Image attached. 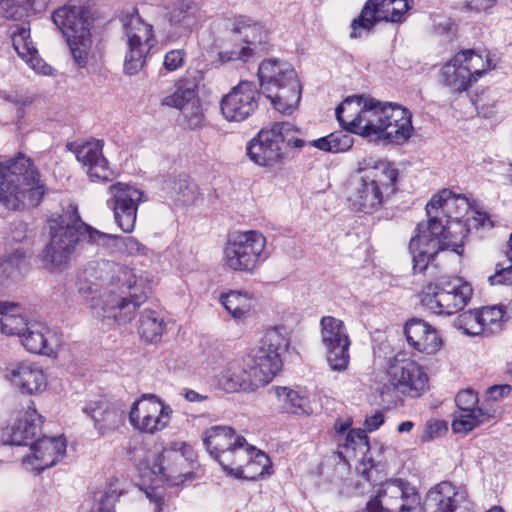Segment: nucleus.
<instances>
[{
	"label": "nucleus",
	"mask_w": 512,
	"mask_h": 512,
	"mask_svg": "<svg viewBox=\"0 0 512 512\" xmlns=\"http://www.w3.org/2000/svg\"><path fill=\"white\" fill-rule=\"evenodd\" d=\"M79 292L96 317L113 318L118 324H125L148 299L152 287L147 278H138L133 269L100 260L85 267Z\"/></svg>",
	"instance_id": "f257e3e1"
},
{
	"label": "nucleus",
	"mask_w": 512,
	"mask_h": 512,
	"mask_svg": "<svg viewBox=\"0 0 512 512\" xmlns=\"http://www.w3.org/2000/svg\"><path fill=\"white\" fill-rule=\"evenodd\" d=\"M456 201L457 199L451 197L450 190L443 189L427 203L428 223H419L409 242L414 273H425L429 270L440 251L462 253L463 227L459 222L446 218V213Z\"/></svg>",
	"instance_id": "f03ea898"
},
{
	"label": "nucleus",
	"mask_w": 512,
	"mask_h": 512,
	"mask_svg": "<svg viewBox=\"0 0 512 512\" xmlns=\"http://www.w3.org/2000/svg\"><path fill=\"white\" fill-rule=\"evenodd\" d=\"M47 229L48 241L39 259L50 272L66 270L85 246L98 244V229L85 223L73 205L61 214L51 216L47 220Z\"/></svg>",
	"instance_id": "7ed1b4c3"
},
{
	"label": "nucleus",
	"mask_w": 512,
	"mask_h": 512,
	"mask_svg": "<svg viewBox=\"0 0 512 512\" xmlns=\"http://www.w3.org/2000/svg\"><path fill=\"white\" fill-rule=\"evenodd\" d=\"M356 172L360 176L348 197L356 211L372 213L378 210L384 197L397 190L399 171L387 160L365 157L358 162Z\"/></svg>",
	"instance_id": "20e7f679"
},
{
	"label": "nucleus",
	"mask_w": 512,
	"mask_h": 512,
	"mask_svg": "<svg viewBox=\"0 0 512 512\" xmlns=\"http://www.w3.org/2000/svg\"><path fill=\"white\" fill-rule=\"evenodd\" d=\"M45 193L40 174L30 157L17 156L0 163V204L19 210L26 204L36 207Z\"/></svg>",
	"instance_id": "39448f33"
},
{
	"label": "nucleus",
	"mask_w": 512,
	"mask_h": 512,
	"mask_svg": "<svg viewBox=\"0 0 512 512\" xmlns=\"http://www.w3.org/2000/svg\"><path fill=\"white\" fill-rule=\"evenodd\" d=\"M386 379L379 394L388 409L402 406L403 396L419 398L429 389V377L424 367L403 352L389 358Z\"/></svg>",
	"instance_id": "423d86ee"
},
{
	"label": "nucleus",
	"mask_w": 512,
	"mask_h": 512,
	"mask_svg": "<svg viewBox=\"0 0 512 512\" xmlns=\"http://www.w3.org/2000/svg\"><path fill=\"white\" fill-rule=\"evenodd\" d=\"M257 77L263 94L281 113H291L300 102L302 86L293 67L257 66Z\"/></svg>",
	"instance_id": "0eeeda50"
},
{
	"label": "nucleus",
	"mask_w": 512,
	"mask_h": 512,
	"mask_svg": "<svg viewBox=\"0 0 512 512\" xmlns=\"http://www.w3.org/2000/svg\"><path fill=\"white\" fill-rule=\"evenodd\" d=\"M52 20L66 37L76 64H84L91 45L89 10L82 5L68 3L53 12Z\"/></svg>",
	"instance_id": "6e6552de"
},
{
	"label": "nucleus",
	"mask_w": 512,
	"mask_h": 512,
	"mask_svg": "<svg viewBox=\"0 0 512 512\" xmlns=\"http://www.w3.org/2000/svg\"><path fill=\"white\" fill-rule=\"evenodd\" d=\"M290 128L287 122L262 128L246 145L248 158L267 171L282 169L287 159L285 142Z\"/></svg>",
	"instance_id": "1a4fd4ad"
},
{
	"label": "nucleus",
	"mask_w": 512,
	"mask_h": 512,
	"mask_svg": "<svg viewBox=\"0 0 512 512\" xmlns=\"http://www.w3.org/2000/svg\"><path fill=\"white\" fill-rule=\"evenodd\" d=\"M472 294V286L461 278H440L423 287L421 302L437 315H452L464 309Z\"/></svg>",
	"instance_id": "9d476101"
},
{
	"label": "nucleus",
	"mask_w": 512,
	"mask_h": 512,
	"mask_svg": "<svg viewBox=\"0 0 512 512\" xmlns=\"http://www.w3.org/2000/svg\"><path fill=\"white\" fill-rule=\"evenodd\" d=\"M288 345L277 329L268 330L247 356V367L252 370L256 382L268 384L282 367L280 350Z\"/></svg>",
	"instance_id": "9b49d317"
},
{
	"label": "nucleus",
	"mask_w": 512,
	"mask_h": 512,
	"mask_svg": "<svg viewBox=\"0 0 512 512\" xmlns=\"http://www.w3.org/2000/svg\"><path fill=\"white\" fill-rule=\"evenodd\" d=\"M266 238L258 231L250 230L229 240L224 249V261L234 271L253 273L266 259Z\"/></svg>",
	"instance_id": "f8f14e48"
},
{
	"label": "nucleus",
	"mask_w": 512,
	"mask_h": 512,
	"mask_svg": "<svg viewBox=\"0 0 512 512\" xmlns=\"http://www.w3.org/2000/svg\"><path fill=\"white\" fill-rule=\"evenodd\" d=\"M413 0H367L360 15L351 23V38L369 33L379 21L402 23L407 12L413 7Z\"/></svg>",
	"instance_id": "ddd939ff"
},
{
	"label": "nucleus",
	"mask_w": 512,
	"mask_h": 512,
	"mask_svg": "<svg viewBox=\"0 0 512 512\" xmlns=\"http://www.w3.org/2000/svg\"><path fill=\"white\" fill-rule=\"evenodd\" d=\"M172 409L154 394H143L131 406L129 422L142 433L154 434L164 429L170 420Z\"/></svg>",
	"instance_id": "4468645a"
},
{
	"label": "nucleus",
	"mask_w": 512,
	"mask_h": 512,
	"mask_svg": "<svg viewBox=\"0 0 512 512\" xmlns=\"http://www.w3.org/2000/svg\"><path fill=\"white\" fill-rule=\"evenodd\" d=\"M320 326L321 340L330 368L334 371H345L350 361L351 341L344 322L333 316H324L321 318Z\"/></svg>",
	"instance_id": "2eb2a0df"
},
{
	"label": "nucleus",
	"mask_w": 512,
	"mask_h": 512,
	"mask_svg": "<svg viewBox=\"0 0 512 512\" xmlns=\"http://www.w3.org/2000/svg\"><path fill=\"white\" fill-rule=\"evenodd\" d=\"M109 207L113 210L118 227L125 233L134 230L140 203L146 201L145 194L137 187L116 182L109 186Z\"/></svg>",
	"instance_id": "dca6fc26"
},
{
	"label": "nucleus",
	"mask_w": 512,
	"mask_h": 512,
	"mask_svg": "<svg viewBox=\"0 0 512 512\" xmlns=\"http://www.w3.org/2000/svg\"><path fill=\"white\" fill-rule=\"evenodd\" d=\"M260 93L255 84L242 80L223 96L220 107L226 120L241 122L250 117L258 108Z\"/></svg>",
	"instance_id": "f3484780"
},
{
	"label": "nucleus",
	"mask_w": 512,
	"mask_h": 512,
	"mask_svg": "<svg viewBox=\"0 0 512 512\" xmlns=\"http://www.w3.org/2000/svg\"><path fill=\"white\" fill-rule=\"evenodd\" d=\"M425 512H472V503L465 490L450 482H441L431 488L424 502Z\"/></svg>",
	"instance_id": "a211bd4d"
},
{
	"label": "nucleus",
	"mask_w": 512,
	"mask_h": 512,
	"mask_svg": "<svg viewBox=\"0 0 512 512\" xmlns=\"http://www.w3.org/2000/svg\"><path fill=\"white\" fill-rule=\"evenodd\" d=\"M455 403L460 410V415L452 422V429L455 433H468L480 424L489 422L495 417V411L491 412L476 407L478 395L472 389L458 392Z\"/></svg>",
	"instance_id": "6ab92c4d"
},
{
	"label": "nucleus",
	"mask_w": 512,
	"mask_h": 512,
	"mask_svg": "<svg viewBox=\"0 0 512 512\" xmlns=\"http://www.w3.org/2000/svg\"><path fill=\"white\" fill-rule=\"evenodd\" d=\"M232 32L241 36V41L245 44L241 47H235L229 51H223L219 54L221 62L243 61L248 62L253 54L257 41L262 40V26L246 16H238L233 22Z\"/></svg>",
	"instance_id": "aec40b11"
},
{
	"label": "nucleus",
	"mask_w": 512,
	"mask_h": 512,
	"mask_svg": "<svg viewBox=\"0 0 512 512\" xmlns=\"http://www.w3.org/2000/svg\"><path fill=\"white\" fill-rule=\"evenodd\" d=\"M216 385L227 393L252 392L262 387L256 382L254 373L247 367L245 359H232L215 376Z\"/></svg>",
	"instance_id": "412c9836"
},
{
	"label": "nucleus",
	"mask_w": 512,
	"mask_h": 512,
	"mask_svg": "<svg viewBox=\"0 0 512 512\" xmlns=\"http://www.w3.org/2000/svg\"><path fill=\"white\" fill-rule=\"evenodd\" d=\"M386 103L370 98L363 103L362 110L352 126V133L366 138L384 141Z\"/></svg>",
	"instance_id": "4be33fe9"
},
{
	"label": "nucleus",
	"mask_w": 512,
	"mask_h": 512,
	"mask_svg": "<svg viewBox=\"0 0 512 512\" xmlns=\"http://www.w3.org/2000/svg\"><path fill=\"white\" fill-rule=\"evenodd\" d=\"M31 455L23 458V464L41 472L54 466L66 452V441L63 437H43L31 446Z\"/></svg>",
	"instance_id": "5701e85b"
},
{
	"label": "nucleus",
	"mask_w": 512,
	"mask_h": 512,
	"mask_svg": "<svg viewBox=\"0 0 512 512\" xmlns=\"http://www.w3.org/2000/svg\"><path fill=\"white\" fill-rule=\"evenodd\" d=\"M404 334L409 346L417 352L432 355L442 347V339L437 330L422 319L408 320L404 326Z\"/></svg>",
	"instance_id": "b1692460"
},
{
	"label": "nucleus",
	"mask_w": 512,
	"mask_h": 512,
	"mask_svg": "<svg viewBox=\"0 0 512 512\" xmlns=\"http://www.w3.org/2000/svg\"><path fill=\"white\" fill-rule=\"evenodd\" d=\"M82 411L93 420L94 428L101 436L116 431L124 424V411L106 400L91 401Z\"/></svg>",
	"instance_id": "393cba45"
},
{
	"label": "nucleus",
	"mask_w": 512,
	"mask_h": 512,
	"mask_svg": "<svg viewBox=\"0 0 512 512\" xmlns=\"http://www.w3.org/2000/svg\"><path fill=\"white\" fill-rule=\"evenodd\" d=\"M20 340L29 352L45 356L55 355L61 344L57 331L42 322H30Z\"/></svg>",
	"instance_id": "a878e982"
},
{
	"label": "nucleus",
	"mask_w": 512,
	"mask_h": 512,
	"mask_svg": "<svg viewBox=\"0 0 512 512\" xmlns=\"http://www.w3.org/2000/svg\"><path fill=\"white\" fill-rule=\"evenodd\" d=\"M383 117L386 120L384 141L401 145L412 136V114L407 108L386 102V115Z\"/></svg>",
	"instance_id": "bb28decb"
},
{
	"label": "nucleus",
	"mask_w": 512,
	"mask_h": 512,
	"mask_svg": "<svg viewBox=\"0 0 512 512\" xmlns=\"http://www.w3.org/2000/svg\"><path fill=\"white\" fill-rule=\"evenodd\" d=\"M103 146L102 140H91L79 145L74 151L76 159L87 167L92 181H109L112 176L108 161L103 155Z\"/></svg>",
	"instance_id": "cd10ccee"
},
{
	"label": "nucleus",
	"mask_w": 512,
	"mask_h": 512,
	"mask_svg": "<svg viewBox=\"0 0 512 512\" xmlns=\"http://www.w3.org/2000/svg\"><path fill=\"white\" fill-rule=\"evenodd\" d=\"M42 417L37 413L34 407H28L24 414L17 419L11 428L10 436L3 441L10 445H28L40 431Z\"/></svg>",
	"instance_id": "c85d7f7f"
},
{
	"label": "nucleus",
	"mask_w": 512,
	"mask_h": 512,
	"mask_svg": "<svg viewBox=\"0 0 512 512\" xmlns=\"http://www.w3.org/2000/svg\"><path fill=\"white\" fill-rule=\"evenodd\" d=\"M203 444L213 456L233 446H245L247 442L243 436H236L233 428L229 426H213L204 431Z\"/></svg>",
	"instance_id": "c756f323"
},
{
	"label": "nucleus",
	"mask_w": 512,
	"mask_h": 512,
	"mask_svg": "<svg viewBox=\"0 0 512 512\" xmlns=\"http://www.w3.org/2000/svg\"><path fill=\"white\" fill-rule=\"evenodd\" d=\"M486 70L472 72L469 66H442L440 70L441 83L450 88L452 92L466 91L472 83L476 82Z\"/></svg>",
	"instance_id": "7c9ffc66"
},
{
	"label": "nucleus",
	"mask_w": 512,
	"mask_h": 512,
	"mask_svg": "<svg viewBox=\"0 0 512 512\" xmlns=\"http://www.w3.org/2000/svg\"><path fill=\"white\" fill-rule=\"evenodd\" d=\"M10 375L11 381L24 393L37 392L46 384L43 371L31 363L18 364L11 370Z\"/></svg>",
	"instance_id": "2f4dec72"
},
{
	"label": "nucleus",
	"mask_w": 512,
	"mask_h": 512,
	"mask_svg": "<svg viewBox=\"0 0 512 512\" xmlns=\"http://www.w3.org/2000/svg\"><path fill=\"white\" fill-rule=\"evenodd\" d=\"M187 460L184 454L175 449H164L153 466V472L162 475L165 480L171 478L187 477L190 473L184 472Z\"/></svg>",
	"instance_id": "473e14b6"
},
{
	"label": "nucleus",
	"mask_w": 512,
	"mask_h": 512,
	"mask_svg": "<svg viewBox=\"0 0 512 512\" xmlns=\"http://www.w3.org/2000/svg\"><path fill=\"white\" fill-rule=\"evenodd\" d=\"M98 247L110 253L119 252L128 255H144L147 248L134 237H122L98 230Z\"/></svg>",
	"instance_id": "72a5a7b5"
},
{
	"label": "nucleus",
	"mask_w": 512,
	"mask_h": 512,
	"mask_svg": "<svg viewBox=\"0 0 512 512\" xmlns=\"http://www.w3.org/2000/svg\"><path fill=\"white\" fill-rule=\"evenodd\" d=\"M0 316L1 331L6 335L20 338L30 325L21 316V308L16 302L0 301Z\"/></svg>",
	"instance_id": "f704fd0d"
},
{
	"label": "nucleus",
	"mask_w": 512,
	"mask_h": 512,
	"mask_svg": "<svg viewBox=\"0 0 512 512\" xmlns=\"http://www.w3.org/2000/svg\"><path fill=\"white\" fill-rule=\"evenodd\" d=\"M245 446L246 454L249 458L244 468H242L241 478L257 480L271 475L272 463L268 455L248 443Z\"/></svg>",
	"instance_id": "c9c22d12"
},
{
	"label": "nucleus",
	"mask_w": 512,
	"mask_h": 512,
	"mask_svg": "<svg viewBox=\"0 0 512 512\" xmlns=\"http://www.w3.org/2000/svg\"><path fill=\"white\" fill-rule=\"evenodd\" d=\"M253 295L248 292L231 290L220 296V302L228 313L237 320L246 319L253 308Z\"/></svg>",
	"instance_id": "e433bc0d"
},
{
	"label": "nucleus",
	"mask_w": 512,
	"mask_h": 512,
	"mask_svg": "<svg viewBox=\"0 0 512 512\" xmlns=\"http://www.w3.org/2000/svg\"><path fill=\"white\" fill-rule=\"evenodd\" d=\"M271 390L277 397L280 407L284 412L296 415L310 414L309 400L297 391L282 386L272 387Z\"/></svg>",
	"instance_id": "4c0bfd02"
},
{
	"label": "nucleus",
	"mask_w": 512,
	"mask_h": 512,
	"mask_svg": "<svg viewBox=\"0 0 512 512\" xmlns=\"http://www.w3.org/2000/svg\"><path fill=\"white\" fill-rule=\"evenodd\" d=\"M121 22L125 29L128 42L152 43L154 40L152 25L145 23L136 9H133L131 13L122 16Z\"/></svg>",
	"instance_id": "58836bf2"
},
{
	"label": "nucleus",
	"mask_w": 512,
	"mask_h": 512,
	"mask_svg": "<svg viewBox=\"0 0 512 512\" xmlns=\"http://www.w3.org/2000/svg\"><path fill=\"white\" fill-rule=\"evenodd\" d=\"M165 322L156 311L145 309L141 312L138 324V333L142 339L149 343L160 341Z\"/></svg>",
	"instance_id": "ea45409f"
},
{
	"label": "nucleus",
	"mask_w": 512,
	"mask_h": 512,
	"mask_svg": "<svg viewBox=\"0 0 512 512\" xmlns=\"http://www.w3.org/2000/svg\"><path fill=\"white\" fill-rule=\"evenodd\" d=\"M353 138L350 132L340 130L330 133L324 137L310 141L308 144L327 153H343L353 146Z\"/></svg>",
	"instance_id": "a19ab883"
},
{
	"label": "nucleus",
	"mask_w": 512,
	"mask_h": 512,
	"mask_svg": "<svg viewBox=\"0 0 512 512\" xmlns=\"http://www.w3.org/2000/svg\"><path fill=\"white\" fill-rule=\"evenodd\" d=\"M366 99L362 96L354 95L347 97L335 110L336 118L340 126L347 132L352 133V126L350 123L358 117L360 110H362L363 103Z\"/></svg>",
	"instance_id": "79ce46f5"
},
{
	"label": "nucleus",
	"mask_w": 512,
	"mask_h": 512,
	"mask_svg": "<svg viewBox=\"0 0 512 512\" xmlns=\"http://www.w3.org/2000/svg\"><path fill=\"white\" fill-rule=\"evenodd\" d=\"M12 45L18 56L26 63H33L37 60L38 52L30 40V30L25 27H18L11 36Z\"/></svg>",
	"instance_id": "37998d69"
},
{
	"label": "nucleus",
	"mask_w": 512,
	"mask_h": 512,
	"mask_svg": "<svg viewBox=\"0 0 512 512\" xmlns=\"http://www.w3.org/2000/svg\"><path fill=\"white\" fill-rule=\"evenodd\" d=\"M246 454V446H233L230 449L223 450L212 457L220 464L222 469L229 475L241 478L243 470L239 460L233 459V456L242 457Z\"/></svg>",
	"instance_id": "c03bdc74"
},
{
	"label": "nucleus",
	"mask_w": 512,
	"mask_h": 512,
	"mask_svg": "<svg viewBox=\"0 0 512 512\" xmlns=\"http://www.w3.org/2000/svg\"><path fill=\"white\" fill-rule=\"evenodd\" d=\"M454 325L465 335L476 336L484 333L478 310H468L459 314L454 321Z\"/></svg>",
	"instance_id": "a18cd8bd"
},
{
	"label": "nucleus",
	"mask_w": 512,
	"mask_h": 512,
	"mask_svg": "<svg viewBox=\"0 0 512 512\" xmlns=\"http://www.w3.org/2000/svg\"><path fill=\"white\" fill-rule=\"evenodd\" d=\"M478 313L484 332L493 334L502 329L504 311L500 307H484Z\"/></svg>",
	"instance_id": "49530a36"
},
{
	"label": "nucleus",
	"mask_w": 512,
	"mask_h": 512,
	"mask_svg": "<svg viewBox=\"0 0 512 512\" xmlns=\"http://www.w3.org/2000/svg\"><path fill=\"white\" fill-rule=\"evenodd\" d=\"M197 83L192 86L182 87L179 86L170 95L166 96L162 100V105L177 108L180 111L188 105L193 99L197 97L196 93Z\"/></svg>",
	"instance_id": "de8ad7c7"
},
{
	"label": "nucleus",
	"mask_w": 512,
	"mask_h": 512,
	"mask_svg": "<svg viewBox=\"0 0 512 512\" xmlns=\"http://www.w3.org/2000/svg\"><path fill=\"white\" fill-rule=\"evenodd\" d=\"M506 256L511 264L507 267H504L501 264L496 265L495 273L488 277V282L491 286L512 284V234L508 241Z\"/></svg>",
	"instance_id": "09e8293b"
},
{
	"label": "nucleus",
	"mask_w": 512,
	"mask_h": 512,
	"mask_svg": "<svg viewBox=\"0 0 512 512\" xmlns=\"http://www.w3.org/2000/svg\"><path fill=\"white\" fill-rule=\"evenodd\" d=\"M181 113L187 128L196 129L203 126L205 118L197 97L186 105Z\"/></svg>",
	"instance_id": "8fccbe9b"
},
{
	"label": "nucleus",
	"mask_w": 512,
	"mask_h": 512,
	"mask_svg": "<svg viewBox=\"0 0 512 512\" xmlns=\"http://www.w3.org/2000/svg\"><path fill=\"white\" fill-rule=\"evenodd\" d=\"M476 56L480 61L486 62V64H493L495 61L494 55H492L486 49H464L454 55V57L446 64H464L472 60Z\"/></svg>",
	"instance_id": "3c124183"
},
{
	"label": "nucleus",
	"mask_w": 512,
	"mask_h": 512,
	"mask_svg": "<svg viewBox=\"0 0 512 512\" xmlns=\"http://www.w3.org/2000/svg\"><path fill=\"white\" fill-rule=\"evenodd\" d=\"M129 51L125 56L124 64H145L152 43L149 42H128Z\"/></svg>",
	"instance_id": "603ef678"
},
{
	"label": "nucleus",
	"mask_w": 512,
	"mask_h": 512,
	"mask_svg": "<svg viewBox=\"0 0 512 512\" xmlns=\"http://www.w3.org/2000/svg\"><path fill=\"white\" fill-rule=\"evenodd\" d=\"M473 104L478 114L484 118H491L498 112V102L489 95L481 94L473 100Z\"/></svg>",
	"instance_id": "864d4df0"
},
{
	"label": "nucleus",
	"mask_w": 512,
	"mask_h": 512,
	"mask_svg": "<svg viewBox=\"0 0 512 512\" xmlns=\"http://www.w3.org/2000/svg\"><path fill=\"white\" fill-rule=\"evenodd\" d=\"M446 422L438 419L428 420L421 435L422 442L432 441L447 432Z\"/></svg>",
	"instance_id": "5fc2aeb1"
},
{
	"label": "nucleus",
	"mask_w": 512,
	"mask_h": 512,
	"mask_svg": "<svg viewBox=\"0 0 512 512\" xmlns=\"http://www.w3.org/2000/svg\"><path fill=\"white\" fill-rule=\"evenodd\" d=\"M451 197L457 199L455 204L451 205V209L446 213V218H449L453 222L458 220L467 212L469 203L466 197L456 196L451 192Z\"/></svg>",
	"instance_id": "6e6d98bb"
},
{
	"label": "nucleus",
	"mask_w": 512,
	"mask_h": 512,
	"mask_svg": "<svg viewBox=\"0 0 512 512\" xmlns=\"http://www.w3.org/2000/svg\"><path fill=\"white\" fill-rule=\"evenodd\" d=\"M192 2L187 0H181L177 2L173 8L171 9L170 22L171 23H180L185 20L189 16V11L192 9Z\"/></svg>",
	"instance_id": "4d7b16f0"
},
{
	"label": "nucleus",
	"mask_w": 512,
	"mask_h": 512,
	"mask_svg": "<svg viewBox=\"0 0 512 512\" xmlns=\"http://www.w3.org/2000/svg\"><path fill=\"white\" fill-rule=\"evenodd\" d=\"M368 445L369 441L364 429L350 430L346 436V442L344 444L346 448H351L353 450H355L357 447Z\"/></svg>",
	"instance_id": "13d9d810"
},
{
	"label": "nucleus",
	"mask_w": 512,
	"mask_h": 512,
	"mask_svg": "<svg viewBox=\"0 0 512 512\" xmlns=\"http://www.w3.org/2000/svg\"><path fill=\"white\" fill-rule=\"evenodd\" d=\"M511 392V386L508 384L493 385L486 391V395L489 399L497 401L503 397H506Z\"/></svg>",
	"instance_id": "bf43d9fd"
},
{
	"label": "nucleus",
	"mask_w": 512,
	"mask_h": 512,
	"mask_svg": "<svg viewBox=\"0 0 512 512\" xmlns=\"http://www.w3.org/2000/svg\"><path fill=\"white\" fill-rule=\"evenodd\" d=\"M115 499L113 495L108 493L101 494L97 499L96 512H115L114 510Z\"/></svg>",
	"instance_id": "052dcab7"
},
{
	"label": "nucleus",
	"mask_w": 512,
	"mask_h": 512,
	"mask_svg": "<svg viewBox=\"0 0 512 512\" xmlns=\"http://www.w3.org/2000/svg\"><path fill=\"white\" fill-rule=\"evenodd\" d=\"M384 423V415L381 412H376L371 416H367L364 421V430L366 432H373L377 430Z\"/></svg>",
	"instance_id": "680f3d73"
},
{
	"label": "nucleus",
	"mask_w": 512,
	"mask_h": 512,
	"mask_svg": "<svg viewBox=\"0 0 512 512\" xmlns=\"http://www.w3.org/2000/svg\"><path fill=\"white\" fill-rule=\"evenodd\" d=\"M498 0H466V6L476 12H487Z\"/></svg>",
	"instance_id": "e2e57ef3"
},
{
	"label": "nucleus",
	"mask_w": 512,
	"mask_h": 512,
	"mask_svg": "<svg viewBox=\"0 0 512 512\" xmlns=\"http://www.w3.org/2000/svg\"><path fill=\"white\" fill-rule=\"evenodd\" d=\"M469 225L474 228H480V227H492L493 222L489 218V216L480 211H476L475 215L472 217V219H469Z\"/></svg>",
	"instance_id": "0e129e2a"
},
{
	"label": "nucleus",
	"mask_w": 512,
	"mask_h": 512,
	"mask_svg": "<svg viewBox=\"0 0 512 512\" xmlns=\"http://www.w3.org/2000/svg\"><path fill=\"white\" fill-rule=\"evenodd\" d=\"M206 362L207 365L211 367H216L220 365L224 360V355L221 350L218 348H212L210 349L206 354Z\"/></svg>",
	"instance_id": "69168bd1"
},
{
	"label": "nucleus",
	"mask_w": 512,
	"mask_h": 512,
	"mask_svg": "<svg viewBox=\"0 0 512 512\" xmlns=\"http://www.w3.org/2000/svg\"><path fill=\"white\" fill-rule=\"evenodd\" d=\"M185 60V52L183 50H171L166 53L163 64H183Z\"/></svg>",
	"instance_id": "338daca9"
},
{
	"label": "nucleus",
	"mask_w": 512,
	"mask_h": 512,
	"mask_svg": "<svg viewBox=\"0 0 512 512\" xmlns=\"http://www.w3.org/2000/svg\"><path fill=\"white\" fill-rule=\"evenodd\" d=\"M180 395L183 396L185 400L192 403L202 402L208 399V395L200 394L189 388H183L180 391Z\"/></svg>",
	"instance_id": "774afa93"
}]
</instances>
